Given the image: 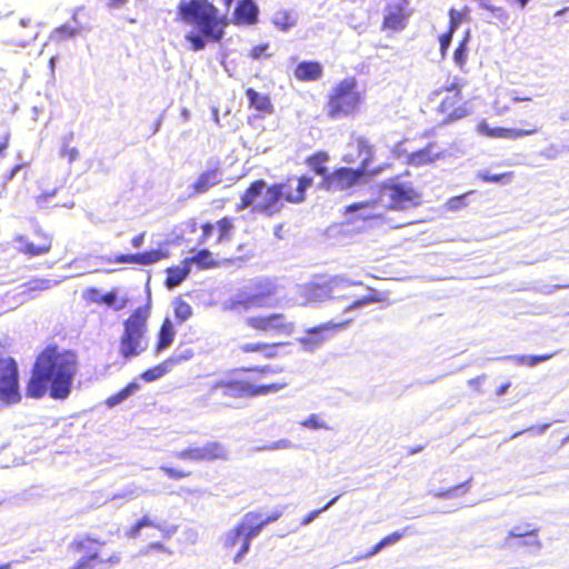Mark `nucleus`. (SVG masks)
Returning <instances> with one entry per match:
<instances>
[{
	"instance_id": "4468645a",
	"label": "nucleus",
	"mask_w": 569,
	"mask_h": 569,
	"mask_svg": "<svg viewBox=\"0 0 569 569\" xmlns=\"http://www.w3.org/2000/svg\"><path fill=\"white\" fill-rule=\"evenodd\" d=\"M389 202L388 210L403 211L421 203V193L411 182H390L382 186Z\"/></svg>"
},
{
	"instance_id": "c9c22d12",
	"label": "nucleus",
	"mask_w": 569,
	"mask_h": 569,
	"mask_svg": "<svg viewBox=\"0 0 569 569\" xmlns=\"http://www.w3.org/2000/svg\"><path fill=\"white\" fill-rule=\"evenodd\" d=\"M246 96L249 100L250 108H253L263 113L272 112L273 107H272L269 96L261 94L258 91H256L253 88H248L246 90Z\"/></svg>"
},
{
	"instance_id": "a19ab883",
	"label": "nucleus",
	"mask_w": 569,
	"mask_h": 569,
	"mask_svg": "<svg viewBox=\"0 0 569 569\" xmlns=\"http://www.w3.org/2000/svg\"><path fill=\"white\" fill-rule=\"evenodd\" d=\"M77 33H78V30L76 28L67 26V24H62V26L57 27L52 31L50 38L56 42H61L63 40L73 38Z\"/></svg>"
},
{
	"instance_id": "c85d7f7f",
	"label": "nucleus",
	"mask_w": 569,
	"mask_h": 569,
	"mask_svg": "<svg viewBox=\"0 0 569 569\" xmlns=\"http://www.w3.org/2000/svg\"><path fill=\"white\" fill-rule=\"evenodd\" d=\"M323 66L319 61L306 60L293 69V77L300 82H315L322 78Z\"/></svg>"
},
{
	"instance_id": "f704fd0d",
	"label": "nucleus",
	"mask_w": 569,
	"mask_h": 569,
	"mask_svg": "<svg viewBox=\"0 0 569 569\" xmlns=\"http://www.w3.org/2000/svg\"><path fill=\"white\" fill-rule=\"evenodd\" d=\"M82 298L88 303L106 305L109 307H114V303L117 300V290H111V291H108V292L101 295L99 289L90 287L83 291Z\"/></svg>"
},
{
	"instance_id": "052dcab7",
	"label": "nucleus",
	"mask_w": 569,
	"mask_h": 569,
	"mask_svg": "<svg viewBox=\"0 0 569 569\" xmlns=\"http://www.w3.org/2000/svg\"><path fill=\"white\" fill-rule=\"evenodd\" d=\"M144 236H146L144 232H140L139 234L134 236L131 239L132 247L140 248L142 246V243H143V241H144Z\"/></svg>"
},
{
	"instance_id": "864d4df0",
	"label": "nucleus",
	"mask_w": 569,
	"mask_h": 569,
	"mask_svg": "<svg viewBox=\"0 0 569 569\" xmlns=\"http://www.w3.org/2000/svg\"><path fill=\"white\" fill-rule=\"evenodd\" d=\"M260 306V299L257 296H249L244 299L237 300L233 302L234 308H241L244 310L257 308Z\"/></svg>"
},
{
	"instance_id": "4c0bfd02",
	"label": "nucleus",
	"mask_w": 569,
	"mask_h": 569,
	"mask_svg": "<svg viewBox=\"0 0 569 569\" xmlns=\"http://www.w3.org/2000/svg\"><path fill=\"white\" fill-rule=\"evenodd\" d=\"M272 23L281 31H288L297 24V14L290 10H279L273 14Z\"/></svg>"
},
{
	"instance_id": "e433bc0d",
	"label": "nucleus",
	"mask_w": 569,
	"mask_h": 569,
	"mask_svg": "<svg viewBox=\"0 0 569 569\" xmlns=\"http://www.w3.org/2000/svg\"><path fill=\"white\" fill-rule=\"evenodd\" d=\"M388 299L387 292H381L373 288H368V293L355 301H352L347 310H352L356 308H360L362 306L369 305V303H377V302H383Z\"/></svg>"
},
{
	"instance_id": "0eeeda50",
	"label": "nucleus",
	"mask_w": 569,
	"mask_h": 569,
	"mask_svg": "<svg viewBox=\"0 0 569 569\" xmlns=\"http://www.w3.org/2000/svg\"><path fill=\"white\" fill-rule=\"evenodd\" d=\"M462 86L461 80L455 78L450 84L441 86L433 92L438 98L436 111L441 117V124L457 122L471 113V104L462 94Z\"/></svg>"
},
{
	"instance_id": "1a4fd4ad",
	"label": "nucleus",
	"mask_w": 569,
	"mask_h": 569,
	"mask_svg": "<svg viewBox=\"0 0 569 569\" xmlns=\"http://www.w3.org/2000/svg\"><path fill=\"white\" fill-rule=\"evenodd\" d=\"M282 371V367H271L269 365L240 367L233 370V372L247 375V377L240 378L242 382L249 386L250 390H253L246 395L247 398L267 396L287 388L289 382L284 378H278L273 381H262V378H270Z\"/></svg>"
},
{
	"instance_id": "69168bd1",
	"label": "nucleus",
	"mask_w": 569,
	"mask_h": 569,
	"mask_svg": "<svg viewBox=\"0 0 569 569\" xmlns=\"http://www.w3.org/2000/svg\"><path fill=\"white\" fill-rule=\"evenodd\" d=\"M150 550H161V551H164L166 549H164V546L161 542H152L146 549L147 552L150 551Z\"/></svg>"
},
{
	"instance_id": "9d476101",
	"label": "nucleus",
	"mask_w": 569,
	"mask_h": 569,
	"mask_svg": "<svg viewBox=\"0 0 569 569\" xmlns=\"http://www.w3.org/2000/svg\"><path fill=\"white\" fill-rule=\"evenodd\" d=\"M21 398L18 363L0 346V403L16 405Z\"/></svg>"
},
{
	"instance_id": "5fc2aeb1",
	"label": "nucleus",
	"mask_w": 569,
	"mask_h": 569,
	"mask_svg": "<svg viewBox=\"0 0 569 569\" xmlns=\"http://www.w3.org/2000/svg\"><path fill=\"white\" fill-rule=\"evenodd\" d=\"M538 532L537 528L530 529L529 526H527L526 529H522L521 527H515L512 530L509 531L510 538H522L526 536H536Z\"/></svg>"
},
{
	"instance_id": "2f4dec72",
	"label": "nucleus",
	"mask_w": 569,
	"mask_h": 569,
	"mask_svg": "<svg viewBox=\"0 0 569 569\" xmlns=\"http://www.w3.org/2000/svg\"><path fill=\"white\" fill-rule=\"evenodd\" d=\"M329 161V153L325 150H318L310 156H308L305 160L308 168L317 176L321 177V180H325L327 176L330 173L328 170L327 163Z\"/></svg>"
},
{
	"instance_id": "f8f14e48",
	"label": "nucleus",
	"mask_w": 569,
	"mask_h": 569,
	"mask_svg": "<svg viewBox=\"0 0 569 569\" xmlns=\"http://www.w3.org/2000/svg\"><path fill=\"white\" fill-rule=\"evenodd\" d=\"M342 160L349 164H356L357 169L362 170L365 174L373 179L380 174L388 166L371 168L375 160V147L363 137L357 138L349 144V150L345 153Z\"/></svg>"
},
{
	"instance_id": "774afa93",
	"label": "nucleus",
	"mask_w": 569,
	"mask_h": 569,
	"mask_svg": "<svg viewBox=\"0 0 569 569\" xmlns=\"http://www.w3.org/2000/svg\"><path fill=\"white\" fill-rule=\"evenodd\" d=\"M509 387H510V382H509V381H508V382H506V383H503V385H501V386L497 389L496 395H497V396H501V395H503L505 392H507V390L509 389Z\"/></svg>"
},
{
	"instance_id": "dca6fc26",
	"label": "nucleus",
	"mask_w": 569,
	"mask_h": 569,
	"mask_svg": "<svg viewBox=\"0 0 569 569\" xmlns=\"http://www.w3.org/2000/svg\"><path fill=\"white\" fill-rule=\"evenodd\" d=\"M273 186L280 187V207H284V202L299 204L306 200V191L312 186V178L307 174L299 177L288 176L283 181L276 182Z\"/></svg>"
},
{
	"instance_id": "c756f323",
	"label": "nucleus",
	"mask_w": 569,
	"mask_h": 569,
	"mask_svg": "<svg viewBox=\"0 0 569 569\" xmlns=\"http://www.w3.org/2000/svg\"><path fill=\"white\" fill-rule=\"evenodd\" d=\"M176 338V329L170 318H164L157 332V340L153 346L154 353L159 355L168 349Z\"/></svg>"
},
{
	"instance_id": "6e6d98bb",
	"label": "nucleus",
	"mask_w": 569,
	"mask_h": 569,
	"mask_svg": "<svg viewBox=\"0 0 569 569\" xmlns=\"http://www.w3.org/2000/svg\"><path fill=\"white\" fill-rule=\"evenodd\" d=\"M377 204H378L377 200L356 202V203H351V204L347 206L345 209V212L349 213V212H355L358 210H366L369 208H375Z\"/></svg>"
},
{
	"instance_id": "72a5a7b5",
	"label": "nucleus",
	"mask_w": 569,
	"mask_h": 569,
	"mask_svg": "<svg viewBox=\"0 0 569 569\" xmlns=\"http://www.w3.org/2000/svg\"><path fill=\"white\" fill-rule=\"evenodd\" d=\"M191 268L182 260L181 266H172L166 269L164 284L168 289H173L181 284L183 280L189 276Z\"/></svg>"
},
{
	"instance_id": "a878e982",
	"label": "nucleus",
	"mask_w": 569,
	"mask_h": 569,
	"mask_svg": "<svg viewBox=\"0 0 569 569\" xmlns=\"http://www.w3.org/2000/svg\"><path fill=\"white\" fill-rule=\"evenodd\" d=\"M222 182V172L219 164L202 171L190 184V194L199 196Z\"/></svg>"
},
{
	"instance_id": "aec40b11",
	"label": "nucleus",
	"mask_w": 569,
	"mask_h": 569,
	"mask_svg": "<svg viewBox=\"0 0 569 569\" xmlns=\"http://www.w3.org/2000/svg\"><path fill=\"white\" fill-rule=\"evenodd\" d=\"M409 3L410 0H387L381 29L396 32L403 30L411 14Z\"/></svg>"
},
{
	"instance_id": "8fccbe9b",
	"label": "nucleus",
	"mask_w": 569,
	"mask_h": 569,
	"mask_svg": "<svg viewBox=\"0 0 569 569\" xmlns=\"http://www.w3.org/2000/svg\"><path fill=\"white\" fill-rule=\"evenodd\" d=\"M552 356V353H546L540 356H520L517 358V362L519 365L535 367L540 362L549 360Z\"/></svg>"
},
{
	"instance_id": "9b49d317",
	"label": "nucleus",
	"mask_w": 569,
	"mask_h": 569,
	"mask_svg": "<svg viewBox=\"0 0 569 569\" xmlns=\"http://www.w3.org/2000/svg\"><path fill=\"white\" fill-rule=\"evenodd\" d=\"M244 326L257 335L269 337H288L295 331V323L279 312L250 316L246 318Z\"/></svg>"
},
{
	"instance_id": "6e6552de",
	"label": "nucleus",
	"mask_w": 569,
	"mask_h": 569,
	"mask_svg": "<svg viewBox=\"0 0 569 569\" xmlns=\"http://www.w3.org/2000/svg\"><path fill=\"white\" fill-rule=\"evenodd\" d=\"M103 546V540L90 535L74 537L67 546V556L76 560L69 569H96L108 562H117V557H102Z\"/></svg>"
},
{
	"instance_id": "4d7b16f0",
	"label": "nucleus",
	"mask_w": 569,
	"mask_h": 569,
	"mask_svg": "<svg viewBox=\"0 0 569 569\" xmlns=\"http://www.w3.org/2000/svg\"><path fill=\"white\" fill-rule=\"evenodd\" d=\"M452 37H453V32H450L448 30L439 37L440 52L442 56H445L447 53V50L450 47Z\"/></svg>"
},
{
	"instance_id": "f03ea898",
	"label": "nucleus",
	"mask_w": 569,
	"mask_h": 569,
	"mask_svg": "<svg viewBox=\"0 0 569 569\" xmlns=\"http://www.w3.org/2000/svg\"><path fill=\"white\" fill-rule=\"evenodd\" d=\"M178 20L198 29L199 34L189 32L186 36L192 51L204 49V38L219 42L230 23L227 13L220 10L209 0H181L177 6Z\"/></svg>"
},
{
	"instance_id": "e2e57ef3",
	"label": "nucleus",
	"mask_w": 569,
	"mask_h": 569,
	"mask_svg": "<svg viewBox=\"0 0 569 569\" xmlns=\"http://www.w3.org/2000/svg\"><path fill=\"white\" fill-rule=\"evenodd\" d=\"M385 546L382 545L381 540L377 542L367 553L366 557H371L376 553H378Z\"/></svg>"
},
{
	"instance_id": "b1692460",
	"label": "nucleus",
	"mask_w": 569,
	"mask_h": 569,
	"mask_svg": "<svg viewBox=\"0 0 569 569\" xmlns=\"http://www.w3.org/2000/svg\"><path fill=\"white\" fill-rule=\"evenodd\" d=\"M169 256L170 252L168 249L157 248L138 253H120L109 259L108 261L113 263L150 266L169 258Z\"/></svg>"
},
{
	"instance_id": "ddd939ff",
	"label": "nucleus",
	"mask_w": 569,
	"mask_h": 569,
	"mask_svg": "<svg viewBox=\"0 0 569 569\" xmlns=\"http://www.w3.org/2000/svg\"><path fill=\"white\" fill-rule=\"evenodd\" d=\"M251 391L240 377H229L217 380L209 388L207 398L218 407H231V399L247 398Z\"/></svg>"
},
{
	"instance_id": "473e14b6",
	"label": "nucleus",
	"mask_w": 569,
	"mask_h": 569,
	"mask_svg": "<svg viewBox=\"0 0 569 569\" xmlns=\"http://www.w3.org/2000/svg\"><path fill=\"white\" fill-rule=\"evenodd\" d=\"M184 262L190 267L196 264L199 270L213 269L220 266L213 253L209 249H200L196 254L184 258Z\"/></svg>"
},
{
	"instance_id": "2eb2a0df",
	"label": "nucleus",
	"mask_w": 569,
	"mask_h": 569,
	"mask_svg": "<svg viewBox=\"0 0 569 569\" xmlns=\"http://www.w3.org/2000/svg\"><path fill=\"white\" fill-rule=\"evenodd\" d=\"M372 179L365 174L362 170L350 167H339L330 171L327 178L320 181V187L331 192L348 191Z\"/></svg>"
},
{
	"instance_id": "603ef678",
	"label": "nucleus",
	"mask_w": 569,
	"mask_h": 569,
	"mask_svg": "<svg viewBox=\"0 0 569 569\" xmlns=\"http://www.w3.org/2000/svg\"><path fill=\"white\" fill-rule=\"evenodd\" d=\"M160 470L168 478L173 479V480L183 479V478H187V477H189L191 475V471H186V470L177 469V468L169 467V466H161Z\"/></svg>"
},
{
	"instance_id": "37998d69",
	"label": "nucleus",
	"mask_w": 569,
	"mask_h": 569,
	"mask_svg": "<svg viewBox=\"0 0 569 569\" xmlns=\"http://www.w3.org/2000/svg\"><path fill=\"white\" fill-rule=\"evenodd\" d=\"M144 527H154L158 528L159 526L156 525L149 516L141 517L133 526H131L126 535L129 538H134L139 535L140 530Z\"/></svg>"
},
{
	"instance_id": "cd10ccee",
	"label": "nucleus",
	"mask_w": 569,
	"mask_h": 569,
	"mask_svg": "<svg viewBox=\"0 0 569 569\" xmlns=\"http://www.w3.org/2000/svg\"><path fill=\"white\" fill-rule=\"evenodd\" d=\"M282 343L279 342H243L238 346V352L243 356L246 360L252 358L253 355L262 359H273L277 357V348Z\"/></svg>"
},
{
	"instance_id": "39448f33",
	"label": "nucleus",
	"mask_w": 569,
	"mask_h": 569,
	"mask_svg": "<svg viewBox=\"0 0 569 569\" xmlns=\"http://www.w3.org/2000/svg\"><path fill=\"white\" fill-rule=\"evenodd\" d=\"M280 187L267 184L263 179L253 180L240 196L237 210L250 209L251 212L266 217L280 213Z\"/></svg>"
},
{
	"instance_id": "58836bf2",
	"label": "nucleus",
	"mask_w": 569,
	"mask_h": 569,
	"mask_svg": "<svg viewBox=\"0 0 569 569\" xmlns=\"http://www.w3.org/2000/svg\"><path fill=\"white\" fill-rule=\"evenodd\" d=\"M139 388V385L137 382H130L124 388L119 390L118 392L111 395L108 397L104 401L107 407L111 408L114 407L122 401H124L130 395H132L134 391H137Z\"/></svg>"
},
{
	"instance_id": "7ed1b4c3",
	"label": "nucleus",
	"mask_w": 569,
	"mask_h": 569,
	"mask_svg": "<svg viewBox=\"0 0 569 569\" xmlns=\"http://www.w3.org/2000/svg\"><path fill=\"white\" fill-rule=\"evenodd\" d=\"M149 317V306H139L124 319L118 345V352L122 359L139 357L147 350Z\"/></svg>"
},
{
	"instance_id": "a211bd4d",
	"label": "nucleus",
	"mask_w": 569,
	"mask_h": 569,
	"mask_svg": "<svg viewBox=\"0 0 569 569\" xmlns=\"http://www.w3.org/2000/svg\"><path fill=\"white\" fill-rule=\"evenodd\" d=\"M234 228V218L230 216H224L216 222H203L200 226L201 233L199 236L198 243L204 244L213 238V243L216 246L224 244L231 241Z\"/></svg>"
},
{
	"instance_id": "4be33fe9",
	"label": "nucleus",
	"mask_w": 569,
	"mask_h": 569,
	"mask_svg": "<svg viewBox=\"0 0 569 569\" xmlns=\"http://www.w3.org/2000/svg\"><path fill=\"white\" fill-rule=\"evenodd\" d=\"M349 321L332 322L328 321L306 330V336L299 339V343L305 350L313 351L329 339L330 332L342 329Z\"/></svg>"
},
{
	"instance_id": "3c124183",
	"label": "nucleus",
	"mask_w": 569,
	"mask_h": 569,
	"mask_svg": "<svg viewBox=\"0 0 569 569\" xmlns=\"http://www.w3.org/2000/svg\"><path fill=\"white\" fill-rule=\"evenodd\" d=\"M269 43H260L250 49L248 57L252 60L267 59L270 57L268 53Z\"/></svg>"
},
{
	"instance_id": "79ce46f5",
	"label": "nucleus",
	"mask_w": 569,
	"mask_h": 569,
	"mask_svg": "<svg viewBox=\"0 0 569 569\" xmlns=\"http://www.w3.org/2000/svg\"><path fill=\"white\" fill-rule=\"evenodd\" d=\"M173 311H174V316L179 320V322H184L192 315L191 306L182 299L176 300Z\"/></svg>"
},
{
	"instance_id": "7c9ffc66",
	"label": "nucleus",
	"mask_w": 569,
	"mask_h": 569,
	"mask_svg": "<svg viewBox=\"0 0 569 569\" xmlns=\"http://www.w3.org/2000/svg\"><path fill=\"white\" fill-rule=\"evenodd\" d=\"M52 281L47 278H32L19 286V296L24 299H34L41 292L49 290Z\"/></svg>"
},
{
	"instance_id": "338daca9",
	"label": "nucleus",
	"mask_w": 569,
	"mask_h": 569,
	"mask_svg": "<svg viewBox=\"0 0 569 569\" xmlns=\"http://www.w3.org/2000/svg\"><path fill=\"white\" fill-rule=\"evenodd\" d=\"M9 147V137L6 136L0 142V156L8 149Z\"/></svg>"
},
{
	"instance_id": "f257e3e1",
	"label": "nucleus",
	"mask_w": 569,
	"mask_h": 569,
	"mask_svg": "<svg viewBox=\"0 0 569 569\" xmlns=\"http://www.w3.org/2000/svg\"><path fill=\"white\" fill-rule=\"evenodd\" d=\"M80 361L72 349L48 343L36 356L26 381L24 393L30 399L49 395L54 400L67 399L78 376Z\"/></svg>"
},
{
	"instance_id": "13d9d810",
	"label": "nucleus",
	"mask_w": 569,
	"mask_h": 569,
	"mask_svg": "<svg viewBox=\"0 0 569 569\" xmlns=\"http://www.w3.org/2000/svg\"><path fill=\"white\" fill-rule=\"evenodd\" d=\"M340 498V495H337L333 497L327 505H325L322 508L315 510L308 515V517L302 521V523H309L316 516H318L320 512L327 510L330 508L336 501Z\"/></svg>"
},
{
	"instance_id": "6ab92c4d",
	"label": "nucleus",
	"mask_w": 569,
	"mask_h": 569,
	"mask_svg": "<svg viewBox=\"0 0 569 569\" xmlns=\"http://www.w3.org/2000/svg\"><path fill=\"white\" fill-rule=\"evenodd\" d=\"M52 241V234L41 228H36L31 234L17 237L19 252L30 258L49 253Z\"/></svg>"
},
{
	"instance_id": "423d86ee",
	"label": "nucleus",
	"mask_w": 569,
	"mask_h": 569,
	"mask_svg": "<svg viewBox=\"0 0 569 569\" xmlns=\"http://www.w3.org/2000/svg\"><path fill=\"white\" fill-rule=\"evenodd\" d=\"M280 516V511H274L267 517H262L256 511L247 512L241 521L227 533L224 539V546L228 549H232L238 545L240 546L234 556V561H239L243 555L248 552L251 539L256 537L266 525L278 520Z\"/></svg>"
},
{
	"instance_id": "bb28decb",
	"label": "nucleus",
	"mask_w": 569,
	"mask_h": 569,
	"mask_svg": "<svg viewBox=\"0 0 569 569\" xmlns=\"http://www.w3.org/2000/svg\"><path fill=\"white\" fill-rule=\"evenodd\" d=\"M234 0H223L227 8ZM258 21V8L252 0H240L232 13V22L237 26H251Z\"/></svg>"
},
{
	"instance_id": "a18cd8bd",
	"label": "nucleus",
	"mask_w": 569,
	"mask_h": 569,
	"mask_svg": "<svg viewBox=\"0 0 569 569\" xmlns=\"http://www.w3.org/2000/svg\"><path fill=\"white\" fill-rule=\"evenodd\" d=\"M479 177L485 182H510L513 178V172L490 173L486 171L481 172Z\"/></svg>"
},
{
	"instance_id": "f3484780",
	"label": "nucleus",
	"mask_w": 569,
	"mask_h": 569,
	"mask_svg": "<svg viewBox=\"0 0 569 569\" xmlns=\"http://www.w3.org/2000/svg\"><path fill=\"white\" fill-rule=\"evenodd\" d=\"M540 126L537 121H522L519 128H505V127H491L486 120H481L477 124V131L479 134L491 139H509L516 140L519 138L533 136L538 133Z\"/></svg>"
},
{
	"instance_id": "ea45409f",
	"label": "nucleus",
	"mask_w": 569,
	"mask_h": 569,
	"mask_svg": "<svg viewBox=\"0 0 569 569\" xmlns=\"http://www.w3.org/2000/svg\"><path fill=\"white\" fill-rule=\"evenodd\" d=\"M468 41H469V32L466 33L465 38L459 42L458 47L453 52V61L459 68H463L467 61L468 54Z\"/></svg>"
},
{
	"instance_id": "20e7f679",
	"label": "nucleus",
	"mask_w": 569,
	"mask_h": 569,
	"mask_svg": "<svg viewBox=\"0 0 569 569\" xmlns=\"http://www.w3.org/2000/svg\"><path fill=\"white\" fill-rule=\"evenodd\" d=\"M363 102V94L359 90L355 77H347L338 81L329 91L325 102L326 116L329 120L353 117Z\"/></svg>"
},
{
	"instance_id": "412c9836",
	"label": "nucleus",
	"mask_w": 569,
	"mask_h": 569,
	"mask_svg": "<svg viewBox=\"0 0 569 569\" xmlns=\"http://www.w3.org/2000/svg\"><path fill=\"white\" fill-rule=\"evenodd\" d=\"M227 450L222 443L212 441L202 447H189L176 453V458L189 461H214L226 460Z\"/></svg>"
},
{
	"instance_id": "c03bdc74",
	"label": "nucleus",
	"mask_w": 569,
	"mask_h": 569,
	"mask_svg": "<svg viewBox=\"0 0 569 569\" xmlns=\"http://www.w3.org/2000/svg\"><path fill=\"white\" fill-rule=\"evenodd\" d=\"M468 13V9L466 8L465 11H458L456 9H450L449 14V26L448 31L453 32L458 29V27L461 24V22L465 20L466 16Z\"/></svg>"
},
{
	"instance_id": "bf43d9fd",
	"label": "nucleus",
	"mask_w": 569,
	"mask_h": 569,
	"mask_svg": "<svg viewBox=\"0 0 569 569\" xmlns=\"http://www.w3.org/2000/svg\"><path fill=\"white\" fill-rule=\"evenodd\" d=\"M403 535H405V532H399V531L391 532L390 535L383 537L381 539V542L385 547L393 545V543L398 542L403 537Z\"/></svg>"
},
{
	"instance_id": "680f3d73",
	"label": "nucleus",
	"mask_w": 569,
	"mask_h": 569,
	"mask_svg": "<svg viewBox=\"0 0 569 569\" xmlns=\"http://www.w3.org/2000/svg\"><path fill=\"white\" fill-rule=\"evenodd\" d=\"M128 0H108L107 6L109 9H118L127 3Z\"/></svg>"
},
{
	"instance_id": "49530a36",
	"label": "nucleus",
	"mask_w": 569,
	"mask_h": 569,
	"mask_svg": "<svg viewBox=\"0 0 569 569\" xmlns=\"http://www.w3.org/2000/svg\"><path fill=\"white\" fill-rule=\"evenodd\" d=\"M480 7L489 11L491 13L492 19H496L498 22L502 24L507 23L508 14L502 8L491 6L482 0L480 1Z\"/></svg>"
},
{
	"instance_id": "5701e85b",
	"label": "nucleus",
	"mask_w": 569,
	"mask_h": 569,
	"mask_svg": "<svg viewBox=\"0 0 569 569\" xmlns=\"http://www.w3.org/2000/svg\"><path fill=\"white\" fill-rule=\"evenodd\" d=\"M447 154V149L438 141H430L421 149L410 152L407 156L406 162L412 167L430 166L445 159Z\"/></svg>"
},
{
	"instance_id": "0e129e2a",
	"label": "nucleus",
	"mask_w": 569,
	"mask_h": 569,
	"mask_svg": "<svg viewBox=\"0 0 569 569\" xmlns=\"http://www.w3.org/2000/svg\"><path fill=\"white\" fill-rule=\"evenodd\" d=\"M248 244L247 243H240L238 244V251H240L242 254L240 256V258H246V257H249L251 256V250H248L247 249Z\"/></svg>"
},
{
	"instance_id": "393cba45",
	"label": "nucleus",
	"mask_w": 569,
	"mask_h": 569,
	"mask_svg": "<svg viewBox=\"0 0 569 569\" xmlns=\"http://www.w3.org/2000/svg\"><path fill=\"white\" fill-rule=\"evenodd\" d=\"M192 357H193L192 350H186L182 353L172 355L169 358H167L166 360H163L162 362L144 370L140 375V377L146 382L154 381V380L163 377L169 371L170 367L179 365L183 361H187V360L191 359Z\"/></svg>"
},
{
	"instance_id": "de8ad7c7",
	"label": "nucleus",
	"mask_w": 569,
	"mask_h": 569,
	"mask_svg": "<svg viewBox=\"0 0 569 569\" xmlns=\"http://www.w3.org/2000/svg\"><path fill=\"white\" fill-rule=\"evenodd\" d=\"M471 482V479H468L465 482H461L459 485L452 486L447 489H442L439 492H437V497L439 498H450L456 496L459 491L461 493H466L469 489V483Z\"/></svg>"
},
{
	"instance_id": "09e8293b",
	"label": "nucleus",
	"mask_w": 569,
	"mask_h": 569,
	"mask_svg": "<svg viewBox=\"0 0 569 569\" xmlns=\"http://www.w3.org/2000/svg\"><path fill=\"white\" fill-rule=\"evenodd\" d=\"M300 425L312 430L329 429L327 422L319 415L315 413L302 420Z\"/></svg>"
}]
</instances>
